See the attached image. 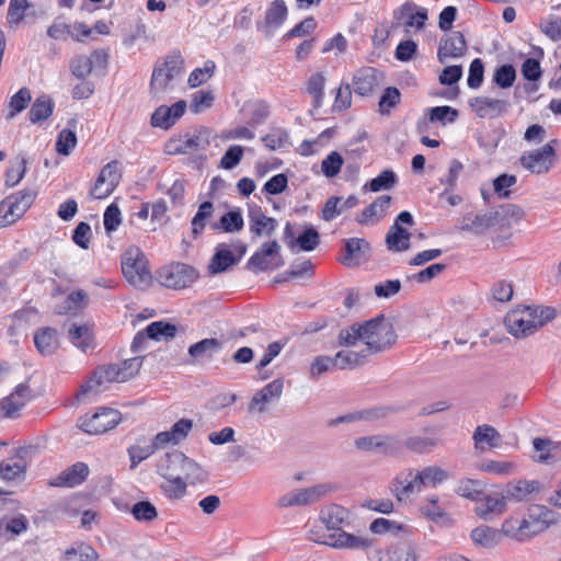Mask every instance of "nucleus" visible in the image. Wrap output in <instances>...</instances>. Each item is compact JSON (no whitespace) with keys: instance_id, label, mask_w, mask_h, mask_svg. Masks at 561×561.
<instances>
[{"instance_id":"obj_34","label":"nucleus","mask_w":561,"mask_h":561,"mask_svg":"<svg viewBox=\"0 0 561 561\" xmlns=\"http://www.w3.org/2000/svg\"><path fill=\"white\" fill-rule=\"evenodd\" d=\"M411 233L401 225L393 224L386 234V244L388 250L402 252L410 249Z\"/></svg>"},{"instance_id":"obj_63","label":"nucleus","mask_w":561,"mask_h":561,"mask_svg":"<svg viewBox=\"0 0 561 561\" xmlns=\"http://www.w3.org/2000/svg\"><path fill=\"white\" fill-rule=\"evenodd\" d=\"M357 341L363 342L362 323H354L340 331L337 342L340 346H353Z\"/></svg>"},{"instance_id":"obj_6","label":"nucleus","mask_w":561,"mask_h":561,"mask_svg":"<svg viewBox=\"0 0 561 561\" xmlns=\"http://www.w3.org/2000/svg\"><path fill=\"white\" fill-rule=\"evenodd\" d=\"M121 420L119 411L112 408H100L90 416H81L78 420V427L84 433L99 435L114 428Z\"/></svg>"},{"instance_id":"obj_60","label":"nucleus","mask_w":561,"mask_h":561,"mask_svg":"<svg viewBox=\"0 0 561 561\" xmlns=\"http://www.w3.org/2000/svg\"><path fill=\"white\" fill-rule=\"evenodd\" d=\"M401 101V93L396 87H388L383 90L379 100V113L388 115L391 108L396 107Z\"/></svg>"},{"instance_id":"obj_59","label":"nucleus","mask_w":561,"mask_h":561,"mask_svg":"<svg viewBox=\"0 0 561 561\" xmlns=\"http://www.w3.org/2000/svg\"><path fill=\"white\" fill-rule=\"evenodd\" d=\"M208 478V473L193 459L185 456L183 466V479L186 482L190 481L192 484L197 482H204Z\"/></svg>"},{"instance_id":"obj_22","label":"nucleus","mask_w":561,"mask_h":561,"mask_svg":"<svg viewBox=\"0 0 561 561\" xmlns=\"http://www.w3.org/2000/svg\"><path fill=\"white\" fill-rule=\"evenodd\" d=\"M470 107L480 118H495L502 116L510 104L505 100L492 99L488 96H476L469 100Z\"/></svg>"},{"instance_id":"obj_40","label":"nucleus","mask_w":561,"mask_h":561,"mask_svg":"<svg viewBox=\"0 0 561 561\" xmlns=\"http://www.w3.org/2000/svg\"><path fill=\"white\" fill-rule=\"evenodd\" d=\"M527 527L528 524L524 518L519 520L518 518L510 517L504 520L502 528L499 530L501 531V537L504 535L518 541H523L530 537Z\"/></svg>"},{"instance_id":"obj_1","label":"nucleus","mask_w":561,"mask_h":561,"mask_svg":"<svg viewBox=\"0 0 561 561\" xmlns=\"http://www.w3.org/2000/svg\"><path fill=\"white\" fill-rule=\"evenodd\" d=\"M363 342L367 352L376 354L390 348L397 340L393 325L383 314H379L362 323Z\"/></svg>"},{"instance_id":"obj_48","label":"nucleus","mask_w":561,"mask_h":561,"mask_svg":"<svg viewBox=\"0 0 561 561\" xmlns=\"http://www.w3.org/2000/svg\"><path fill=\"white\" fill-rule=\"evenodd\" d=\"M32 100L31 91L27 88H21L13 94L9 102V112L5 115L8 121L12 119L16 114L24 111Z\"/></svg>"},{"instance_id":"obj_38","label":"nucleus","mask_w":561,"mask_h":561,"mask_svg":"<svg viewBox=\"0 0 561 561\" xmlns=\"http://www.w3.org/2000/svg\"><path fill=\"white\" fill-rule=\"evenodd\" d=\"M55 103L47 94H42L32 104L28 118L33 124L47 119L54 111Z\"/></svg>"},{"instance_id":"obj_12","label":"nucleus","mask_w":561,"mask_h":561,"mask_svg":"<svg viewBox=\"0 0 561 561\" xmlns=\"http://www.w3.org/2000/svg\"><path fill=\"white\" fill-rule=\"evenodd\" d=\"M556 151L552 142L543 145L541 148L525 152L519 162L526 170L531 173L541 174L549 171L551 165V158Z\"/></svg>"},{"instance_id":"obj_57","label":"nucleus","mask_w":561,"mask_h":561,"mask_svg":"<svg viewBox=\"0 0 561 561\" xmlns=\"http://www.w3.org/2000/svg\"><path fill=\"white\" fill-rule=\"evenodd\" d=\"M130 513L137 522L150 523L158 517L156 506L147 500L136 502L133 505Z\"/></svg>"},{"instance_id":"obj_5","label":"nucleus","mask_w":561,"mask_h":561,"mask_svg":"<svg viewBox=\"0 0 561 561\" xmlns=\"http://www.w3.org/2000/svg\"><path fill=\"white\" fill-rule=\"evenodd\" d=\"M428 20V11L412 1H407L393 11L392 27H403L409 34L411 30L422 31Z\"/></svg>"},{"instance_id":"obj_24","label":"nucleus","mask_w":561,"mask_h":561,"mask_svg":"<svg viewBox=\"0 0 561 561\" xmlns=\"http://www.w3.org/2000/svg\"><path fill=\"white\" fill-rule=\"evenodd\" d=\"M284 380L282 378L274 379L260 391H257L251 399L249 404V411H265V403H268L272 399H278L283 393Z\"/></svg>"},{"instance_id":"obj_39","label":"nucleus","mask_w":561,"mask_h":561,"mask_svg":"<svg viewBox=\"0 0 561 561\" xmlns=\"http://www.w3.org/2000/svg\"><path fill=\"white\" fill-rule=\"evenodd\" d=\"M391 201L392 197L389 195H381L377 197L369 206L363 209L359 216H357V222L360 225H366L375 216H385L391 204Z\"/></svg>"},{"instance_id":"obj_51","label":"nucleus","mask_w":561,"mask_h":561,"mask_svg":"<svg viewBox=\"0 0 561 561\" xmlns=\"http://www.w3.org/2000/svg\"><path fill=\"white\" fill-rule=\"evenodd\" d=\"M458 117V110L448 105H440L428 108V121L431 123L438 122L442 125L453 124L457 121Z\"/></svg>"},{"instance_id":"obj_42","label":"nucleus","mask_w":561,"mask_h":561,"mask_svg":"<svg viewBox=\"0 0 561 561\" xmlns=\"http://www.w3.org/2000/svg\"><path fill=\"white\" fill-rule=\"evenodd\" d=\"M99 554L87 542H77L65 551L64 561H98Z\"/></svg>"},{"instance_id":"obj_27","label":"nucleus","mask_w":561,"mask_h":561,"mask_svg":"<svg viewBox=\"0 0 561 561\" xmlns=\"http://www.w3.org/2000/svg\"><path fill=\"white\" fill-rule=\"evenodd\" d=\"M89 472L88 465L79 461L64 470L51 484L55 486L75 488L85 481Z\"/></svg>"},{"instance_id":"obj_33","label":"nucleus","mask_w":561,"mask_h":561,"mask_svg":"<svg viewBox=\"0 0 561 561\" xmlns=\"http://www.w3.org/2000/svg\"><path fill=\"white\" fill-rule=\"evenodd\" d=\"M225 247L226 245L224 243L217 247L216 252L208 264V272L210 275L224 273L230 266L239 262V259Z\"/></svg>"},{"instance_id":"obj_53","label":"nucleus","mask_w":561,"mask_h":561,"mask_svg":"<svg viewBox=\"0 0 561 561\" xmlns=\"http://www.w3.org/2000/svg\"><path fill=\"white\" fill-rule=\"evenodd\" d=\"M172 81L173 80L171 77H169L167 71H163L158 65H156L149 84L150 93L152 96L158 98L161 93L169 89Z\"/></svg>"},{"instance_id":"obj_56","label":"nucleus","mask_w":561,"mask_h":561,"mask_svg":"<svg viewBox=\"0 0 561 561\" xmlns=\"http://www.w3.org/2000/svg\"><path fill=\"white\" fill-rule=\"evenodd\" d=\"M524 520L528 524V534L529 536L537 535L545 530V518L542 513V505H530L528 507V515L527 518H524Z\"/></svg>"},{"instance_id":"obj_25","label":"nucleus","mask_w":561,"mask_h":561,"mask_svg":"<svg viewBox=\"0 0 561 561\" xmlns=\"http://www.w3.org/2000/svg\"><path fill=\"white\" fill-rule=\"evenodd\" d=\"M378 85V70L373 67L358 69L353 76L354 92L360 96L370 95Z\"/></svg>"},{"instance_id":"obj_10","label":"nucleus","mask_w":561,"mask_h":561,"mask_svg":"<svg viewBox=\"0 0 561 561\" xmlns=\"http://www.w3.org/2000/svg\"><path fill=\"white\" fill-rule=\"evenodd\" d=\"M354 445L364 451H379L383 456L396 455L401 448V442L389 435L363 436L355 439Z\"/></svg>"},{"instance_id":"obj_46","label":"nucleus","mask_w":561,"mask_h":561,"mask_svg":"<svg viewBox=\"0 0 561 561\" xmlns=\"http://www.w3.org/2000/svg\"><path fill=\"white\" fill-rule=\"evenodd\" d=\"M330 491L331 486L325 483L296 490L299 506L314 503L322 499Z\"/></svg>"},{"instance_id":"obj_18","label":"nucleus","mask_w":561,"mask_h":561,"mask_svg":"<svg viewBox=\"0 0 561 561\" xmlns=\"http://www.w3.org/2000/svg\"><path fill=\"white\" fill-rule=\"evenodd\" d=\"M185 455L173 450L161 456L157 462V472L165 480L183 479Z\"/></svg>"},{"instance_id":"obj_2","label":"nucleus","mask_w":561,"mask_h":561,"mask_svg":"<svg viewBox=\"0 0 561 561\" xmlns=\"http://www.w3.org/2000/svg\"><path fill=\"white\" fill-rule=\"evenodd\" d=\"M122 272L125 279L137 289H146L152 283L148 260L138 247H129L122 256Z\"/></svg>"},{"instance_id":"obj_58","label":"nucleus","mask_w":561,"mask_h":561,"mask_svg":"<svg viewBox=\"0 0 561 561\" xmlns=\"http://www.w3.org/2000/svg\"><path fill=\"white\" fill-rule=\"evenodd\" d=\"M500 438L499 432L493 426L486 424L479 425L473 433V440L477 447L482 444L495 447Z\"/></svg>"},{"instance_id":"obj_20","label":"nucleus","mask_w":561,"mask_h":561,"mask_svg":"<svg viewBox=\"0 0 561 561\" xmlns=\"http://www.w3.org/2000/svg\"><path fill=\"white\" fill-rule=\"evenodd\" d=\"M506 510L507 503L503 491L495 495L482 493L481 500L474 507L476 514L486 522L492 520L494 516L502 515Z\"/></svg>"},{"instance_id":"obj_49","label":"nucleus","mask_w":561,"mask_h":561,"mask_svg":"<svg viewBox=\"0 0 561 561\" xmlns=\"http://www.w3.org/2000/svg\"><path fill=\"white\" fill-rule=\"evenodd\" d=\"M516 80V70L512 64H504L495 68L492 81L500 89L513 87Z\"/></svg>"},{"instance_id":"obj_55","label":"nucleus","mask_w":561,"mask_h":561,"mask_svg":"<svg viewBox=\"0 0 561 561\" xmlns=\"http://www.w3.org/2000/svg\"><path fill=\"white\" fill-rule=\"evenodd\" d=\"M163 71L165 70L172 80L183 73L184 59L180 51L170 53L161 64H157Z\"/></svg>"},{"instance_id":"obj_21","label":"nucleus","mask_w":561,"mask_h":561,"mask_svg":"<svg viewBox=\"0 0 561 561\" xmlns=\"http://www.w3.org/2000/svg\"><path fill=\"white\" fill-rule=\"evenodd\" d=\"M35 450L34 446H24L15 450V456L3 460L0 465L1 477L7 481H12L25 473V458Z\"/></svg>"},{"instance_id":"obj_47","label":"nucleus","mask_w":561,"mask_h":561,"mask_svg":"<svg viewBox=\"0 0 561 561\" xmlns=\"http://www.w3.org/2000/svg\"><path fill=\"white\" fill-rule=\"evenodd\" d=\"M367 354L365 351L362 352H345L340 351L333 356L335 367L340 369L354 368L363 365Z\"/></svg>"},{"instance_id":"obj_44","label":"nucleus","mask_w":561,"mask_h":561,"mask_svg":"<svg viewBox=\"0 0 561 561\" xmlns=\"http://www.w3.org/2000/svg\"><path fill=\"white\" fill-rule=\"evenodd\" d=\"M147 336L153 341H160L162 339H172L178 332V328L164 321H154L147 325L145 329Z\"/></svg>"},{"instance_id":"obj_19","label":"nucleus","mask_w":561,"mask_h":561,"mask_svg":"<svg viewBox=\"0 0 561 561\" xmlns=\"http://www.w3.org/2000/svg\"><path fill=\"white\" fill-rule=\"evenodd\" d=\"M210 145V131L207 128L197 130L185 140L170 141L169 152L174 154H187L198 150H205Z\"/></svg>"},{"instance_id":"obj_4","label":"nucleus","mask_w":561,"mask_h":561,"mask_svg":"<svg viewBox=\"0 0 561 561\" xmlns=\"http://www.w3.org/2000/svg\"><path fill=\"white\" fill-rule=\"evenodd\" d=\"M158 282L172 289H182L191 286L197 278L198 272L185 263H173L158 271Z\"/></svg>"},{"instance_id":"obj_16","label":"nucleus","mask_w":561,"mask_h":561,"mask_svg":"<svg viewBox=\"0 0 561 561\" xmlns=\"http://www.w3.org/2000/svg\"><path fill=\"white\" fill-rule=\"evenodd\" d=\"M280 245L276 240L267 241L253 253L247 262V270L253 273L266 272L271 270V265L275 255H278Z\"/></svg>"},{"instance_id":"obj_14","label":"nucleus","mask_w":561,"mask_h":561,"mask_svg":"<svg viewBox=\"0 0 561 561\" xmlns=\"http://www.w3.org/2000/svg\"><path fill=\"white\" fill-rule=\"evenodd\" d=\"M542 489L543 485L538 480L519 479L508 482L502 491L506 503H519L528 501L533 494L539 493Z\"/></svg>"},{"instance_id":"obj_28","label":"nucleus","mask_w":561,"mask_h":561,"mask_svg":"<svg viewBox=\"0 0 561 561\" xmlns=\"http://www.w3.org/2000/svg\"><path fill=\"white\" fill-rule=\"evenodd\" d=\"M222 348V343L214 337L203 339L188 347L191 359L186 363L194 364L204 359H211Z\"/></svg>"},{"instance_id":"obj_41","label":"nucleus","mask_w":561,"mask_h":561,"mask_svg":"<svg viewBox=\"0 0 561 561\" xmlns=\"http://www.w3.org/2000/svg\"><path fill=\"white\" fill-rule=\"evenodd\" d=\"M471 539L474 543L491 548L501 541V531L490 526H479L472 529Z\"/></svg>"},{"instance_id":"obj_13","label":"nucleus","mask_w":561,"mask_h":561,"mask_svg":"<svg viewBox=\"0 0 561 561\" xmlns=\"http://www.w3.org/2000/svg\"><path fill=\"white\" fill-rule=\"evenodd\" d=\"M467 49V41L463 34L459 31H453L440 38L437 59L440 64H445L448 58H461L466 55Z\"/></svg>"},{"instance_id":"obj_35","label":"nucleus","mask_w":561,"mask_h":561,"mask_svg":"<svg viewBox=\"0 0 561 561\" xmlns=\"http://www.w3.org/2000/svg\"><path fill=\"white\" fill-rule=\"evenodd\" d=\"M34 344L41 354H53L58 347V337L56 329L50 327L38 329L34 334Z\"/></svg>"},{"instance_id":"obj_9","label":"nucleus","mask_w":561,"mask_h":561,"mask_svg":"<svg viewBox=\"0 0 561 561\" xmlns=\"http://www.w3.org/2000/svg\"><path fill=\"white\" fill-rule=\"evenodd\" d=\"M122 174L118 170V161L113 160L101 169L90 194L96 199L107 197L119 184Z\"/></svg>"},{"instance_id":"obj_3","label":"nucleus","mask_w":561,"mask_h":561,"mask_svg":"<svg viewBox=\"0 0 561 561\" xmlns=\"http://www.w3.org/2000/svg\"><path fill=\"white\" fill-rule=\"evenodd\" d=\"M35 196V191L26 188L5 197L0 203V228L19 220L31 207Z\"/></svg>"},{"instance_id":"obj_54","label":"nucleus","mask_w":561,"mask_h":561,"mask_svg":"<svg viewBox=\"0 0 561 561\" xmlns=\"http://www.w3.org/2000/svg\"><path fill=\"white\" fill-rule=\"evenodd\" d=\"M28 528V519L25 515L19 514L10 519L0 518V536L2 533H9L12 536H20Z\"/></svg>"},{"instance_id":"obj_23","label":"nucleus","mask_w":561,"mask_h":561,"mask_svg":"<svg viewBox=\"0 0 561 561\" xmlns=\"http://www.w3.org/2000/svg\"><path fill=\"white\" fill-rule=\"evenodd\" d=\"M33 398L32 390L27 382L18 385L14 391L1 399V409L8 419H14L19 411Z\"/></svg>"},{"instance_id":"obj_50","label":"nucleus","mask_w":561,"mask_h":561,"mask_svg":"<svg viewBox=\"0 0 561 561\" xmlns=\"http://www.w3.org/2000/svg\"><path fill=\"white\" fill-rule=\"evenodd\" d=\"M213 213L214 205L211 202L205 201L199 205L197 213L192 219V234L194 239L202 233L206 226V220L211 217Z\"/></svg>"},{"instance_id":"obj_8","label":"nucleus","mask_w":561,"mask_h":561,"mask_svg":"<svg viewBox=\"0 0 561 561\" xmlns=\"http://www.w3.org/2000/svg\"><path fill=\"white\" fill-rule=\"evenodd\" d=\"M311 539L317 543L327 545L335 549H353L366 551L374 545L373 539L355 536L344 530L334 531L329 535L323 534L322 536Z\"/></svg>"},{"instance_id":"obj_31","label":"nucleus","mask_w":561,"mask_h":561,"mask_svg":"<svg viewBox=\"0 0 561 561\" xmlns=\"http://www.w3.org/2000/svg\"><path fill=\"white\" fill-rule=\"evenodd\" d=\"M500 211H491L489 214H478L474 216L466 215L465 221H470L468 224H465L461 229L466 231H471L476 234H481L484 231H486L490 227L500 224L501 220Z\"/></svg>"},{"instance_id":"obj_45","label":"nucleus","mask_w":561,"mask_h":561,"mask_svg":"<svg viewBox=\"0 0 561 561\" xmlns=\"http://www.w3.org/2000/svg\"><path fill=\"white\" fill-rule=\"evenodd\" d=\"M398 182V176L392 170H383L376 178L371 179L364 185V190L370 192H380L382 190L392 188Z\"/></svg>"},{"instance_id":"obj_17","label":"nucleus","mask_w":561,"mask_h":561,"mask_svg":"<svg viewBox=\"0 0 561 561\" xmlns=\"http://www.w3.org/2000/svg\"><path fill=\"white\" fill-rule=\"evenodd\" d=\"M104 382H124L118 364H110L96 368L90 380L81 386L79 396L88 394Z\"/></svg>"},{"instance_id":"obj_62","label":"nucleus","mask_w":561,"mask_h":561,"mask_svg":"<svg viewBox=\"0 0 561 561\" xmlns=\"http://www.w3.org/2000/svg\"><path fill=\"white\" fill-rule=\"evenodd\" d=\"M216 65L213 60L205 61L203 68H196L191 72L187 80L188 85L191 88H196L205 83L213 77Z\"/></svg>"},{"instance_id":"obj_64","label":"nucleus","mask_w":561,"mask_h":561,"mask_svg":"<svg viewBox=\"0 0 561 561\" xmlns=\"http://www.w3.org/2000/svg\"><path fill=\"white\" fill-rule=\"evenodd\" d=\"M343 162L342 156L337 151H332L322 160L321 171L327 178L332 179L340 173Z\"/></svg>"},{"instance_id":"obj_32","label":"nucleus","mask_w":561,"mask_h":561,"mask_svg":"<svg viewBox=\"0 0 561 561\" xmlns=\"http://www.w3.org/2000/svg\"><path fill=\"white\" fill-rule=\"evenodd\" d=\"M350 512L341 505L331 504L321 511L320 519L328 530L341 531L342 526L348 520Z\"/></svg>"},{"instance_id":"obj_30","label":"nucleus","mask_w":561,"mask_h":561,"mask_svg":"<svg viewBox=\"0 0 561 561\" xmlns=\"http://www.w3.org/2000/svg\"><path fill=\"white\" fill-rule=\"evenodd\" d=\"M370 251V244L362 238H350L344 240V256L342 263L344 265H351L354 261L357 263L366 259Z\"/></svg>"},{"instance_id":"obj_52","label":"nucleus","mask_w":561,"mask_h":561,"mask_svg":"<svg viewBox=\"0 0 561 561\" xmlns=\"http://www.w3.org/2000/svg\"><path fill=\"white\" fill-rule=\"evenodd\" d=\"M528 311L531 312L533 324L536 325V332L551 322L557 317V310L549 306H527Z\"/></svg>"},{"instance_id":"obj_15","label":"nucleus","mask_w":561,"mask_h":561,"mask_svg":"<svg viewBox=\"0 0 561 561\" xmlns=\"http://www.w3.org/2000/svg\"><path fill=\"white\" fill-rule=\"evenodd\" d=\"M187 104L184 100L175 102L172 106L160 105L152 113L150 124L163 130L170 129L185 113Z\"/></svg>"},{"instance_id":"obj_36","label":"nucleus","mask_w":561,"mask_h":561,"mask_svg":"<svg viewBox=\"0 0 561 561\" xmlns=\"http://www.w3.org/2000/svg\"><path fill=\"white\" fill-rule=\"evenodd\" d=\"M244 221L242 217V213L239 208L234 210H229L224 214L219 221L213 222L210 225L211 230L214 231H224V232H238L243 229Z\"/></svg>"},{"instance_id":"obj_26","label":"nucleus","mask_w":561,"mask_h":561,"mask_svg":"<svg viewBox=\"0 0 561 561\" xmlns=\"http://www.w3.org/2000/svg\"><path fill=\"white\" fill-rule=\"evenodd\" d=\"M249 221H250V231L255 237H261L265 234L271 237L273 232L277 228L276 219L272 217H267L261 209L260 206H253L249 209Z\"/></svg>"},{"instance_id":"obj_11","label":"nucleus","mask_w":561,"mask_h":561,"mask_svg":"<svg viewBox=\"0 0 561 561\" xmlns=\"http://www.w3.org/2000/svg\"><path fill=\"white\" fill-rule=\"evenodd\" d=\"M531 312L528 307L517 308L510 311L504 319L507 331L517 339H525L536 332V325L531 321Z\"/></svg>"},{"instance_id":"obj_7","label":"nucleus","mask_w":561,"mask_h":561,"mask_svg":"<svg viewBox=\"0 0 561 561\" xmlns=\"http://www.w3.org/2000/svg\"><path fill=\"white\" fill-rule=\"evenodd\" d=\"M426 480L423 470L408 469L399 472L390 482L389 489L392 495L399 502L409 499L412 494L417 493L423 486H426Z\"/></svg>"},{"instance_id":"obj_43","label":"nucleus","mask_w":561,"mask_h":561,"mask_svg":"<svg viewBox=\"0 0 561 561\" xmlns=\"http://www.w3.org/2000/svg\"><path fill=\"white\" fill-rule=\"evenodd\" d=\"M68 336L71 343L82 351L92 345V334L87 324L72 323L68 330Z\"/></svg>"},{"instance_id":"obj_37","label":"nucleus","mask_w":561,"mask_h":561,"mask_svg":"<svg viewBox=\"0 0 561 561\" xmlns=\"http://www.w3.org/2000/svg\"><path fill=\"white\" fill-rule=\"evenodd\" d=\"M379 561H417L415 547L408 541L391 545Z\"/></svg>"},{"instance_id":"obj_61","label":"nucleus","mask_w":561,"mask_h":561,"mask_svg":"<svg viewBox=\"0 0 561 561\" xmlns=\"http://www.w3.org/2000/svg\"><path fill=\"white\" fill-rule=\"evenodd\" d=\"M320 243V234L318 230L309 226L296 239V245L299 250L310 252L313 251Z\"/></svg>"},{"instance_id":"obj_29","label":"nucleus","mask_w":561,"mask_h":561,"mask_svg":"<svg viewBox=\"0 0 561 561\" xmlns=\"http://www.w3.org/2000/svg\"><path fill=\"white\" fill-rule=\"evenodd\" d=\"M287 16V7L283 0H275L266 10L263 24L257 23V28L264 30L266 36H271L272 32L279 27Z\"/></svg>"}]
</instances>
